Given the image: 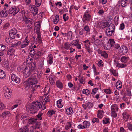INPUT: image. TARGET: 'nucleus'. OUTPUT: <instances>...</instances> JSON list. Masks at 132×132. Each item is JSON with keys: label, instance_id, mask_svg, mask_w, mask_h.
I'll return each mask as SVG.
<instances>
[{"label": "nucleus", "instance_id": "f257e3e1", "mask_svg": "<svg viewBox=\"0 0 132 132\" xmlns=\"http://www.w3.org/2000/svg\"><path fill=\"white\" fill-rule=\"evenodd\" d=\"M36 67V63H34L31 64L30 67H27L25 68L23 73L26 78L29 77L34 72Z\"/></svg>", "mask_w": 132, "mask_h": 132}, {"label": "nucleus", "instance_id": "f03ea898", "mask_svg": "<svg viewBox=\"0 0 132 132\" xmlns=\"http://www.w3.org/2000/svg\"><path fill=\"white\" fill-rule=\"evenodd\" d=\"M28 80L30 84L31 88H37L38 87H39V85L37 86L36 85L37 82L35 75L34 74L32 75L29 78Z\"/></svg>", "mask_w": 132, "mask_h": 132}, {"label": "nucleus", "instance_id": "7ed1b4c3", "mask_svg": "<svg viewBox=\"0 0 132 132\" xmlns=\"http://www.w3.org/2000/svg\"><path fill=\"white\" fill-rule=\"evenodd\" d=\"M11 78L12 84L15 85V83L19 84L20 82V79L15 74H12Z\"/></svg>", "mask_w": 132, "mask_h": 132}, {"label": "nucleus", "instance_id": "20e7f679", "mask_svg": "<svg viewBox=\"0 0 132 132\" xmlns=\"http://www.w3.org/2000/svg\"><path fill=\"white\" fill-rule=\"evenodd\" d=\"M4 95L6 98H9L11 97L12 94L11 92V90L7 87L4 89Z\"/></svg>", "mask_w": 132, "mask_h": 132}, {"label": "nucleus", "instance_id": "39448f33", "mask_svg": "<svg viewBox=\"0 0 132 132\" xmlns=\"http://www.w3.org/2000/svg\"><path fill=\"white\" fill-rule=\"evenodd\" d=\"M94 33L95 34L92 35V37L91 38V43H94V44L96 45H101V42L98 39H95V37L96 36V35L97 34V32L95 31Z\"/></svg>", "mask_w": 132, "mask_h": 132}, {"label": "nucleus", "instance_id": "423d86ee", "mask_svg": "<svg viewBox=\"0 0 132 132\" xmlns=\"http://www.w3.org/2000/svg\"><path fill=\"white\" fill-rule=\"evenodd\" d=\"M36 6L31 5L30 6V10L33 15L35 16L38 13V8Z\"/></svg>", "mask_w": 132, "mask_h": 132}, {"label": "nucleus", "instance_id": "0eeeda50", "mask_svg": "<svg viewBox=\"0 0 132 132\" xmlns=\"http://www.w3.org/2000/svg\"><path fill=\"white\" fill-rule=\"evenodd\" d=\"M26 109L28 112L30 113H33L35 112V110L36 109L32 103L31 104H29L28 105Z\"/></svg>", "mask_w": 132, "mask_h": 132}, {"label": "nucleus", "instance_id": "6e6552de", "mask_svg": "<svg viewBox=\"0 0 132 132\" xmlns=\"http://www.w3.org/2000/svg\"><path fill=\"white\" fill-rule=\"evenodd\" d=\"M19 11V8L15 6L11 7L9 10V12L10 14L13 13V15H15L18 13Z\"/></svg>", "mask_w": 132, "mask_h": 132}, {"label": "nucleus", "instance_id": "1a4fd4ad", "mask_svg": "<svg viewBox=\"0 0 132 132\" xmlns=\"http://www.w3.org/2000/svg\"><path fill=\"white\" fill-rule=\"evenodd\" d=\"M120 54L121 55H125L128 52V49L126 46H121L120 48Z\"/></svg>", "mask_w": 132, "mask_h": 132}, {"label": "nucleus", "instance_id": "9d476101", "mask_svg": "<svg viewBox=\"0 0 132 132\" xmlns=\"http://www.w3.org/2000/svg\"><path fill=\"white\" fill-rule=\"evenodd\" d=\"M28 37L26 36L24 41L21 42L20 47L22 48L26 47L29 45V42L28 40Z\"/></svg>", "mask_w": 132, "mask_h": 132}, {"label": "nucleus", "instance_id": "9b49d317", "mask_svg": "<svg viewBox=\"0 0 132 132\" xmlns=\"http://www.w3.org/2000/svg\"><path fill=\"white\" fill-rule=\"evenodd\" d=\"M90 18V15L88 13V12L86 11L84 13L83 16L82 20L83 21L85 22L86 21L89 20Z\"/></svg>", "mask_w": 132, "mask_h": 132}, {"label": "nucleus", "instance_id": "f8f14e48", "mask_svg": "<svg viewBox=\"0 0 132 132\" xmlns=\"http://www.w3.org/2000/svg\"><path fill=\"white\" fill-rule=\"evenodd\" d=\"M17 33V30L15 29H13L11 30L9 33V36L12 39L15 38V34Z\"/></svg>", "mask_w": 132, "mask_h": 132}, {"label": "nucleus", "instance_id": "ddd939ff", "mask_svg": "<svg viewBox=\"0 0 132 132\" xmlns=\"http://www.w3.org/2000/svg\"><path fill=\"white\" fill-rule=\"evenodd\" d=\"M85 43V45L86 47V49L89 52V53L90 52V43L88 39H87L84 42Z\"/></svg>", "mask_w": 132, "mask_h": 132}, {"label": "nucleus", "instance_id": "4468645a", "mask_svg": "<svg viewBox=\"0 0 132 132\" xmlns=\"http://www.w3.org/2000/svg\"><path fill=\"white\" fill-rule=\"evenodd\" d=\"M40 126V123H38L37 126H35L34 127L32 126L30 129V132H39L36 131V129L39 128Z\"/></svg>", "mask_w": 132, "mask_h": 132}, {"label": "nucleus", "instance_id": "2eb2a0df", "mask_svg": "<svg viewBox=\"0 0 132 132\" xmlns=\"http://www.w3.org/2000/svg\"><path fill=\"white\" fill-rule=\"evenodd\" d=\"M36 110L39 109L42 106V105L40 102L36 101L32 103Z\"/></svg>", "mask_w": 132, "mask_h": 132}, {"label": "nucleus", "instance_id": "dca6fc26", "mask_svg": "<svg viewBox=\"0 0 132 132\" xmlns=\"http://www.w3.org/2000/svg\"><path fill=\"white\" fill-rule=\"evenodd\" d=\"M36 119L35 118H32L28 120V122L30 124H34L35 126H37L38 123H37Z\"/></svg>", "mask_w": 132, "mask_h": 132}, {"label": "nucleus", "instance_id": "f3484780", "mask_svg": "<svg viewBox=\"0 0 132 132\" xmlns=\"http://www.w3.org/2000/svg\"><path fill=\"white\" fill-rule=\"evenodd\" d=\"M129 59V57L128 56H122L120 59V61L122 63H125L128 61Z\"/></svg>", "mask_w": 132, "mask_h": 132}, {"label": "nucleus", "instance_id": "a211bd4d", "mask_svg": "<svg viewBox=\"0 0 132 132\" xmlns=\"http://www.w3.org/2000/svg\"><path fill=\"white\" fill-rule=\"evenodd\" d=\"M56 84L57 87L61 89H62L63 87L62 83L59 80H57L56 82Z\"/></svg>", "mask_w": 132, "mask_h": 132}, {"label": "nucleus", "instance_id": "6ab92c4d", "mask_svg": "<svg viewBox=\"0 0 132 132\" xmlns=\"http://www.w3.org/2000/svg\"><path fill=\"white\" fill-rule=\"evenodd\" d=\"M15 50L13 48H10L7 51V54L10 55H13L14 53Z\"/></svg>", "mask_w": 132, "mask_h": 132}, {"label": "nucleus", "instance_id": "aec40b11", "mask_svg": "<svg viewBox=\"0 0 132 132\" xmlns=\"http://www.w3.org/2000/svg\"><path fill=\"white\" fill-rule=\"evenodd\" d=\"M47 62L48 64L50 65L51 64L53 63V57L51 54L48 56V57L47 58Z\"/></svg>", "mask_w": 132, "mask_h": 132}, {"label": "nucleus", "instance_id": "412c9836", "mask_svg": "<svg viewBox=\"0 0 132 132\" xmlns=\"http://www.w3.org/2000/svg\"><path fill=\"white\" fill-rule=\"evenodd\" d=\"M82 124L84 127V128H88L90 125V123L89 122L85 121Z\"/></svg>", "mask_w": 132, "mask_h": 132}, {"label": "nucleus", "instance_id": "4be33fe9", "mask_svg": "<svg viewBox=\"0 0 132 132\" xmlns=\"http://www.w3.org/2000/svg\"><path fill=\"white\" fill-rule=\"evenodd\" d=\"M108 29L110 31H114L115 29L114 25L112 23L110 24L107 29H108Z\"/></svg>", "mask_w": 132, "mask_h": 132}, {"label": "nucleus", "instance_id": "5701e85b", "mask_svg": "<svg viewBox=\"0 0 132 132\" xmlns=\"http://www.w3.org/2000/svg\"><path fill=\"white\" fill-rule=\"evenodd\" d=\"M24 86L26 88V89L29 88L30 86H31L30 84L29 80L24 82Z\"/></svg>", "mask_w": 132, "mask_h": 132}, {"label": "nucleus", "instance_id": "b1692460", "mask_svg": "<svg viewBox=\"0 0 132 132\" xmlns=\"http://www.w3.org/2000/svg\"><path fill=\"white\" fill-rule=\"evenodd\" d=\"M29 129L27 126H25L23 128L20 129L19 132H28Z\"/></svg>", "mask_w": 132, "mask_h": 132}, {"label": "nucleus", "instance_id": "393cba45", "mask_svg": "<svg viewBox=\"0 0 132 132\" xmlns=\"http://www.w3.org/2000/svg\"><path fill=\"white\" fill-rule=\"evenodd\" d=\"M118 106L116 104L112 105L111 107L112 111H118Z\"/></svg>", "mask_w": 132, "mask_h": 132}, {"label": "nucleus", "instance_id": "a878e982", "mask_svg": "<svg viewBox=\"0 0 132 132\" xmlns=\"http://www.w3.org/2000/svg\"><path fill=\"white\" fill-rule=\"evenodd\" d=\"M55 113V112L53 110H49L47 113V116L50 117H52Z\"/></svg>", "mask_w": 132, "mask_h": 132}, {"label": "nucleus", "instance_id": "bb28decb", "mask_svg": "<svg viewBox=\"0 0 132 132\" xmlns=\"http://www.w3.org/2000/svg\"><path fill=\"white\" fill-rule=\"evenodd\" d=\"M128 2V0H121V6L123 7L126 6Z\"/></svg>", "mask_w": 132, "mask_h": 132}, {"label": "nucleus", "instance_id": "cd10ccee", "mask_svg": "<svg viewBox=\"0 0 132 132\" xmlns=\"http://www.w3.org/2000/svg\"><path fill=\"white\" fill-rule=\"evenodd\" d=\"M122 86V83L121 81H117L116 84V88L119 89L121 88Z\"/></svg>", "mask_w": 132, "mask_h": 132}, {"label": "nucleus", "instance_id": "c85d7f7f", "mask_svg": "<svg viewBox=\"0 0 132 132\" xmlns=\"http://www.w3.org/2000/svg\"><path fill=\"white\" fill-rule=\"evenodd\" d=\"M5 77V74L4 71L0 69V78L3 79Z\"/></svg>", "mask_w": 132, "mask_h": 132}, {"label": "nucleus", "instance_id": "c756f323", "mask_svg": "<svg viewBox=\"0 0 132 132\" xmlns=\"http://www.w3.org/2000/svg\"><path fill=\"white\" fill-rule=\"evenodd\" d=\"M79 43L78 40H75L72 41L71 43V46H76Z\"/></svg>", "mask_w": 132, "mask_h": 132}, {"label": "nucleus", "instance_id": "7c9ffc66", "mask_svg": "<svg viewBox=\"0 0 132 132\" xmlns=\"http://www.w3.org/2000/svg\"><path fill=\"white\" fill-rule=\"evenodd\" d=\"M71 43L69 44L68 42H65L64 45V48L66 50H68L71 46Z\"/></svg>", "mask_w": 132, "mask_h": 132}, {"label": "nucleus", "instance_id": "2f4dec72", "mask_svg": "<svg viewBox=\"0 0 132 132\" xmlns=\"http://www.w3.org/2000/svg\"><path fill=\"white\" fill-rule=\"evenodd\" d=\"M11 115V114L9 111H5L4 112L2 113V116L3 117H4L6 116H10Z\"/></svg>", "mask_w": 132, "mask_h": 132}, {"label": "nucleus", "instance_id": "473e14b6", "mask_svg": "<svg viewBox=\"0 0 132 132\" xmlns=\"http://www.w3.org/2000/svg\"><path fill=\"white\" fill-rule=\"evenodd\" d=\"M114 32V31H110L107 29L106 30V33L108 36H112Z\"/></svg>", "mask_w": 132, "mask_h": 132}, {"label": "nucleus", "instance_id": "72a5a7b5", "mask_svg": "<svg viewBox=\"0 0 132 132\" xmlns=\"http://www.w3.org/2000/svg\"><path fill=\"white\" fill-rule=\"evenodd\" d=\"M72 123L71 122H68L67 123L65 127V129L67 130L71 128Z\"/></svg>", "mask_w": 132, "mask_h": 132}, {"label": "nucleus", "instance_id": "f704fd0d", "mask_svg": "<svg viewBox=\"0 0 132 132\" xmlns=\"http://www.w3.org/2000/svg\"><path fill=\"white\" fill-rule=\"evenodd\" d=\"M42 0H35V3L36 5L38 7L41 5Z\"/></svg>", "mask_w": 132, "mask_h": 132}, {"label": "nucleus", "instance_id": "c9c22d12", "mask_svg": "<svg viewBox=\"0 0 132 132\" xmlns=\"http://www.w3.org/2000/svg\"><path fill=\"white\" fill-rule=\"evenodd\" d=\"M62 101V100L61 99L57 101V107L59 108H61L63 107V105L61 103Z\"/></svg>", "mask_w": 132, "mask_h": 132}, {"label": "nucleus", "instance_id": "e433bc0d", "mask_svg": "<svg viewBox=\"0 0 132 132\" xmlns=\"http://www.w3.org/2000/svg\"><path fill=\"white\" fill-rule=\"evenodd\" d=\"M29 50L30 52V54L31 55V56L34 57L36 53L34 49H33L32 50V49L29 48Z\"/></svg>", "mask_w": 132, "mask_h": 132}, {"label": "nucleus", "instance_id": "4c0bfd02", "mask_svg": "<svg viewBox=\"0 0 132 132\" xmlns=\"http://www.w3.org/2000/svg\"><path fill=\"white\" fill-rule=\"evenodd\" d=\"M8 14V12L6 11H5V12L4 11H2L0 12V14L3 17L6 16Z\"/></svg>", "mask_w": 132, "mask_h": 132}, {"label": "nucleus", "instance_id": "58836bf2", "mask_svg": "<svg viewBox=\"0 0 132 132\" xmlns=\"http://www.w3.org/2000/svg\"><path fill=\"white\" fill-rule=\"evenodd\" d=\"M67 35V38L70 40L72 39V32L71 31H69L68 32Z\"/></svg>", "mask_w": 132, "mask_h": 132}, {"label": "nucleus", "instance_id": "ea45409f", "mask_svg": "<svg viewBox=\"0 0 132 132\" xmlns=\"http://www.w3.org/2000/svg\"><path fill=\"white\" fill-rule=\"evenodd\" d=\"M82 92L84 94H85L87 95H90V92L87 89H84Z\"/></svg>", "mask_w": 132, "mask_h": 132}, {"label": "nucleus", "instance_id": "a19ab883", "mask_svg": "<svg viewBox=\"0 0 132 132\" xmlns=\"http://www.w3.org/2000/svg\"><path fill=\"white\" fill-rule=\"evenodd\" d=\"M72 108L71 107H70L69 108H68L66 110L67 114L68 115L71 114L72 113Z\"/></svg>", "mask_w": 132, "mask_h": 132}, {"label": "nucleus", "instance_id": "79ce46f5", "mask_svg": "<svg viewBox=\"0 0 132 132\" xmlns=\"http://www.w3.org/2000/svg\"><path fill=\"white\" fill-rule=\"evenodd\" d=\"M59 17L57 15H56L55 19L53 21L54 23L55 24H57L59 20Z\"/></svg>", "mask_w": 132, "mask_h": 132}, {"label": "nucleus", "instance_id": "37998d69", "mask_svg": "<svg viewBox=\"0 0 132 132\" xmlns=\"http://www.w3.org/2000/svg\"><path fill=\"white\" fill-rule=\"evenodd\" d=\"M109 41L110 42V45L112 47H113L116 43L114 41V40L113 39H109Z\"/></svg>", "mask_w": 132, "mask_h": 132}, {"label": "nucleus", "instance_id": "c03bdc74", "mask_svg": "<svg viewBox=\"0 0 132 132\" xmlns=\"http://www.w3.org/2000/svg\"><path fill=\"white\" fill-rule=\"evenodd\" d=\"M117 66L120 68H123L126 67L127 66L126 64L120 63H117Z\"/></svg>", "mask_w": 132, "mask_h": 132}, {"label": "nucleus", "instance_id": "a18cd8bd", "mask_svg": "<svg viewBox=\"0 0 132 132\" xmlns=\"http://www.w3.org/2000/svg\"><path fill=\"white\" fill-rule=\"evenodd\" d=\"M102 28L103 29L106 27L109 24V23L107 22H102L101 24Z\"/></svg>", "mask_w": 132, "mask_h": 132}, {"label": "nucleus", "instance_id": "49530a36", "mask_svg": "<svg viewBox=\"0 0 132 132\" xmlns=\"http://www.w3.org/2000/svg\"><path fill=\"white\" fill-rule=\"evenodd\" d=\"M40 51H38L36 53L33 57L36 59H38L40 57Z\"/></svg>", "mask_w": 132, "mask_h": 132}, {"label": "nucleus", "instance_id": "de8ad7c7", "mask_svg": "<svg viewBox=\"0 0 132 132\" xmlns=\"http://www.w3.org/2000/svg\"><path fill=\"white\" fill-rule=\"evenodd\" d=\"M42 115V113L40 112L39 114L37 116V118L36 119L37 120H40L42 119L41 116Z\"/></svg>", "mask_w": 132, "mask_h": 132}, {"label": "nucleus", "instance_id": "09e8293b", "mask_svg": "<svg viewBox=\"0 0 132 132\" xmlns=\"http://www.w3.org/2000/svg\"><path fill=\"white\" fill-rule=\"evenodd\" d=\"M37 38L38 40V42L40 44L42 43V40L41 38V35L39 33H38L37 34Z\"/></svg>", "mask_w": 132, "mask_h": 132}, {"label": "nucleus", "instance_id": "8fccbe9b", "mask_svg": "<svg viewBox=\"0 0 132 132\" xmlns=\"http://www.w3.org/2000/svg\"><path fill=\"white\" fill-rule=\"evenodd\" d=\"M3 67L6 68H7L9 67V63L7 62H4L3 64Z\"/></svg>", "mask_w": 132, "mask_h": 132}, {"label": "nucleus", "instance_id": "3c124183", "mask_svg": "<svg viewBox=\"0 0 132 132\" xmlns=\"http://www.w3.org/2000/svg\"><path fill=\"white\" fill-rule=\"evenodd\" d=\"M53 78V77H51L49 78L50 83L52 85H53L55 82V80Z\"/></svg>", "mask_w": 132, "mask_h": 132}, {"label": "nucleus", "instance_id": "603ef678", "mask_svg": "<svg viewBox=\"0 0 132 132\" xmlns=\"http://www.w3.org/2000/svg\"><path fill=\"white\" fill-rule=\"evenodd\" d=\"M78 78L80 82L82 84H84L85 83V81H84V80L83 78L81 76H78Z\"/></svg>", "mask_w": 132, "mask_h": 132}, {"label": "nucleus", "instance_id": "864d4df0", "mask_svg": "<svg viewBox=\"0 0 132 132\" xmlns=\"http://www.w3.org/2000/svg\"><path fill=\"white\" fill-rule=\"evenodd\" d=\"M49 90L50 88L48 86L47 87H45L44 89V92L45 94H48L49 92Z\"/></svg>", "mask_w": 132, "mask_h": 132}, {"label": "nucleus", "instance_id": "5fc2aeb1", "mask_svg": "<svg viewBox=\"0 0 132 132\" xmlns=\"http://www.w3.org/2000/svg\"><path fill=\"white\" fill-rule=\"evenodd\" d=\"M92 68L93 69L94 72V73L95 75H97L99 74V73L98 72H97L96 70L94 64H93V65Z\"/></svg>", "mask_w": 132, "mask_h": 132}, {"label": "nucleus", "instance_id": "6e6d98bb", "mask_svg": "<svg viewBox=\"0 0 132 132\" xmlns=\"http://www.w3.org/2000/svg\"><path fill=\"white\" fill-rule=\"evenodd\" d=\"M5 49V47L3 45H0V51H3Z\"/></svg>", "mask_w": 132, "mask_h": 132}, {"label": "nucleus", "instance_id": "4d7b16f0", "mask_svg": "<svg viewBox=\"0 0 132 132\" xmlns=\"http://www.w3.org/2000/svg\"><path fill=\"white\" fill-rule=\"evenodd\" d=\"M21 42L19 41L16 43L13 44H12V46L13 47H16L17 46H19V45H20V44L21 45Z\"/></svg>", "mask_w": 132, "mask_h": 132}, {"label": "nucleus", "instance_id": "13d9d810", "mask_svg": "<svg viewBox=\"0 0 132 132\" xmlns=\"http://www.w3.org/2000/svg\"><path fill=\"white\" fill-rule=\"evenodd\" d=\"M104 92L107 94H110L111 93V91L110 89L108 88L105 89Z\"/></svg>", "mask_w": 132, "mask_h": 132}, {"label": "nucleus", "instance_id": "bf43d9fd", "mask_svg": "<svg viewBox=\"0 0 132 132\" xmlns=\"http://www.w3.org/2000/svg\"><path fill=\"white\" fill-rule=\"evenodd\" d=\"M101 55L103 56L105 58H106L108 57V54L107 53L104 51Z\"/></svg>", "mask_w": 132, "mask_h": 132}, {"label": "nucleus", "instance_id": "052dcab7", "mask_svg": "<svg viewBox=\"0 0 132 132\" xmlns=\"http://www.w3.org/2000/svg\"><path fill=\"white\" fill-rule=\"evenodd\" d=\"M24 20L26 22V23L29 22H30V19L29 18L25 17L24 18Z\"/></svg>", "mask_w": 132, "mask_h": 132}, {"label": "nucleus", "instance_id": "680f3d73", "mask_svg": "<svg viewBox=\"0 0 132 132\" xmlns=\"http://www.w3.org/2000/svg\"><path fill=\"white\" fill-rule=\"evenodd\" d=\"M123 116V119L125 120L127 119V113L126 112H124L122 114Z\"/></svg>", "mask_w": 132, "mask_h": 132}, {"label": "nucleus", "instance_id": "e2e57ef3", "mask_svg": "<svg viewBox=\"0 0 132 132\" xmlns=\"http://www.w3.org/2000/svg\"><path fill=\"white\" fill-rule=\"evenodd\" d=\"M63 18L64 20L66 21L68 19V17L65 14H64L63 15Z\"/></svg>", "mask_w": 132, "mask_h": 132}, {"label": "nucleus", "instance_id": "0e129e2a", "mask_svg": "<svg viewBox=\"0 0 132 132\" xmlns=\"http://www.w3.org/2000/svg\"><path fill=\"white\" fill-rule=\"evenodd\" d=\"M103 122L104 124H106L109 122V119L107 118H105L104 120H103Z\"/></svg>", "mask_w": 132, "mask_h": 132}, {"label": "nucleus", "instance_id": "69168bd1", "mask_svg": "<svg viewBox=\"0 0 132 132\" xmlns=\"http://www.w3.org/2000/svg\"><path fill=\"white\" fill-rule=\"evenodd\" d=\"M111 114L112 116L114 118H116L117 116V114L116 113L115 111H112Z\"/></svg>", "mask_w": 132, "mask_h": 132}, {"label": "nucleus", "instance_id": "338daca9", "mask_svg": "<svg viewBox=\"0 0 132 132\" xmlns=\"http://www.w3.org/2000/svg\"><path fill=\"white\" fill-rule=\"evenodd\" d=\"M125 25L124 23H122L120 24V29L121 30H123L125 28Z\"/></svg>", "mask_w": 132, "mask_h": 132}, {"label": "nucleus", "instance_id": "774afa93", "mask_svg": "<svg viewBox=\"0 0 132 132\" xmlns=\"http://www.w3.org/2000/svg\"><path fill=\"white\" fill-rule=\"evenodd\" d=\"M127 126L128 129L130 130H132V125L130 123L127 124Z\"/></svg>", "mask_w": 132, "mask_h": 132}]
</instances>
